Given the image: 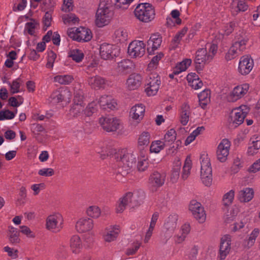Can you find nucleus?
Wrapping results in <instances>:
<instances>
[{
  "label": "nucleus",
  "mask_w": 260,
  "mask_h": 260,
  "mask_svg": "<svg viewBox=\"0 0 260 260\" xmlns=\"http://www.w3.org/2000/svg\"><path fill=\"white\" fill-rule=\"evenodd\" d=\"M114 158L117 162L116 174L125 176L131 172L133 165L136 162V154L133 152H128L125 149L119 151L114 155Z\"/></svg>",
  "instance_id": "f257e3e1"
},
{
  "label": "nucleus",
  "mask_w": 260,
  "mask_h": 260,
  "mask_svg": "<svg viewBox=\"0 0 260 260\" xmlns=\"http://www.w3.org/2000/svg\"><path fill=\"white\" fill-rule=\"evenodd\" d=\"M112 7V4L109 1L100 0L95 19V23L98 27H102L109 23L113 15Z\"/></svg>",
  "instance_id": "f03ea898"
},
{
  "label": "nucleus",
  "mask_w": 260,
  "mask_h": 260,
  "mask_svg": "<svg viewBox=\"0 0 260 260\" xmlns=\"http://www.w3.org/2000/svg\"><path fill=\"white\" fill-rule=\"evenodd\" d=\"M136 17L140 21L148 23L155 18L154 7L149 3H141L138 4L134 11Z\"/></svg>",
  "instance_id": "7ed1b4c3"
},
{
  "label": "nucleus",
  "mask_w": 260,
  "mask_h": 260,
  "mask_svg": "<svg viewBox=\"0 0 260 260\" xmlns=\"http://www.w3.org/2000/svg\"><path fill=\"white\" fill-rule=\"evenodd\" d=\"M249 108L247 105H243L234 109L229 119L230 126L236 128L241 124L249 112Z\"/></svg>",
  "instance_id": "20e7f679"
},
{
  "label": "nucleus",
  "mask_w": 260,
  "mask_h": 260,
  "mask_svg": "<svg viewBox=\"0 0 260 260\" xmlns=\"http://www.w3.org/2000/svg\"><path fill=\"white\" fill-rule=\"evenodd\" d=\"M201 159V178L203 183L207 186L211 184L212 181V169L210 159L207 156L202 155Z\"/></svg>",
  "instance_id": "39448f33"
},
{
  "label": "nucleus",
  "mask_w": 260,
  "mask_h": 260,
  "mask_svg": "<svg viewBox=\"0 0 260 260\" xmlns=\"http://www.w3.org/2000/svg\"><path fill=\"white\" fill-rule=\"evenodd\" d=\"M206 48L207 47L200 48L196 51L194 62L198 72L202 71L205 65L209 63L213 59V55L208 54Z\"/></svg>",
  "instance_id": "423d86ee"
},
{
  "label": "nucleus",
  "mask_w": 260,
  "mask_h": 260,
  "mask_svg": "<svg viewBox=\"0 0 260 260\" xmlns=\"http://www.w3.org/2000/svg\"><path fill=\"white\" fill-rule=\"evenodd\" d=\"M63 219L59 213L49 215L46 219V229L51 232L57 233L63 228Z\"/></svg>",
  "instance_id": "0eeeda50"
},
{
  "label": "nucleus",
  "mask_w": 260,
  "mask_h": 260,
  "mask_svg": "<svg viewBox=\"0 0 260 260\" xmlns=\"http://www.w3.org/2000/svg\"><path fill=\"white\" fill-rule=\"evenodd\" d=\"M119 48L110 44L103 43L100 48V54L102 58L105 60L111 59L119 55Z\"/></svg>",
  "instance_id": "6e6552de"
},
{
  "label": "nucleus",
  "mask_w": 260,
  "mask_h": 260,
  "mask_svg": "<svg viewBox=\"0 0 260 260\" xmlns=\"http://www.w3.org/2000/svg\"><path fill=\"white\" fill-rule=\"evenodd\" d=\"M99 123L103 129L107 132H113L119 128L120 122L118 119L111 116L102 117Z\"/></svg>",
  "instance_id": "1a4fd4ad"
},
{
  "label": "nucleus",
  "mask_w": 260,
  "mask_h": 260,
  "mask_svg": "<svg viewBox=\"0 0 260 260\" xmlns=\"http://www.w3.org/2000/svg\"><path fill=\"white\" fill-rule=\"evenodd\" d=\"M189 210L200 223H203L205 221L206 214L200 203L196 200L191 201L189 205Z\"/></svg>",
  "instance_id": "9d476101"
},
{
  "label": "nucleus",
  "mask_w": 260,
  "mask_h": 260,
  "mask_svg": "<svg viewBox=\"0 0 260 260\" xmlns=\"http://www.w3.org/2000/svg\"><path fill=\"white\" fill-rule=\"evenodd\" d=\"M145 47L143 41H134L129 44L127 49L128 53L134 57H141L145 52Z\"/></svg>",
  "instance_id": "9b49d317"
},
{
  "label": "nucleus",
  "mask_w": 260,
  "mask_h": 260,
  "mask_svg": "<svg viewBox=\"0 0 260 260\" xmlns=\"http://www.w3.org/2000/svg\"><path fill=\"white\" fill-rule=\"evenodd\" d=\"M231 142L227 139H223L218 146L216 152L217 157L221 162H225L229 154Z\"/></svg>",
  "instance_id": "f8f14e48"
},
{
  "label": "nucleus",
  "mask_w": 260,
  "mask_h": 260,
  "mask_svg": "<svg viewBox=\"0 0 260 260\" xmlns=\"http://www.w3.org/2000/svg\"><path fill=\"white\" fill-rule=\"evenodd\" d=\"M160 78L157 75H152L147 80L146 87L145 91L148 96L155 95L159 88L160 84Z\"/></svg>",
  "instance_id": "ddd939ff"
},
{
  "label": "nucleus",
  "mask_w": 260,
  "mask_h": 260,
  "mask_svg": "<svg viewBox=\"0 0 260 260\" xmlns=\"http://www.w3.org/2000/svg\"><path fill=\"white\" fill-rule=\"evenodd\" d=\"M178 216L176 214L169 215L164 223V230L166 238L169 239L177 227Z\"/></svg>",
  "instance_id": "4468645a"
},
{
  "label": "nucleus",
  "mask_w": 260,
  "mask_h": 260,
  "mask_svg": "<svg viewBox=\"0 0 260 260\" xmlns=\"http://www.w3.org/2000/svg\"><path fill=\"white\" fill-rule=\"evenodd\" d=\"M231 237L226 235L221 239L219 248V257L221 260L224 259L231 250Z\"/></svg>",
  "instance_id": "2eb2a0df"
},
{
  "label": "nucleus",
  "mask_w": 260,
  "mask_h": 260,
  "mask_svg": "<svg viewBox=\"0 0 260 260\" xmlns=\"http://www.w3.org/2000/svg\"><path fill=\"white\" fill-rule=\"evenodd\" d=\"M253 68V61L248 56L241 57L238 67L239 73L246 75L250 73Z\"/></svg>",
  "instance_id": "dca6fc26"
},
{
  "label": "nucleus",
  "mask_w": 260,
  "mask_h": 260,
  "mask_svg": "<svg viewBox=\"0 0 260 260\" xmlns=\"http://www.w3.org/2000/svg\"><path fill=\"white\" fill-rule=\"evenodd\" d=\"M73 37L78 42H88L92 38L91 32L87 28L80 27L76 29Z\"/></svg>",
  "instance_id": "f3484780"
},
{
  "label": "nucleus",
  "mask_w": 260,
  "mask_h": 260,
  "mask_svg": "<svg viewBox=\"0 0 260 260\" xmlns=\"http://www.w3.org/2000/svg\"><path fill=\"white\" fill-rule=\"evenodd\" d=\"M161 42L162 38L160 35L156 34L151 35L147 41V51L149 54H153L160 47Z\"/></svg>",
  "instance_id": "a211bd4d"
},
{
  "label": "nucleus",
  "mask_w": 260,
  "mask_h": 260,
  "mask_svg": "<svg viewBox=\"0 0 260 260\" xmlns=\"http://www.w3.org/2000/svg\"><path fill=\"white\" fill-rule=\"evenodd\" d=\"M101 108L107 111L112 110L115 108L117 105L116 101L110 95H103L99 101Z\"/></svg>",
  "instance_id": "6ab92c4d"
},
{
  "label": "nucleus",
  "mask_w": 260,
  "mask_h": 260,
  "mask_svg": "<svg viewBox=\"0 0 260 260\" xmlns=\"http://www.w3.org/2000/svg\"><path fill=\"white\" fill-rule=\"evenodd\" d=\"M145 112L144 105L142 104H138L133 106L130 111V116L134 120L140 122L143 118Z\"/></svg>",
  "instance_id": "aec40b11"
},
{
  "label": "nucleus",
  "mask_w": 260,
  "mask_h": 260,
  "mask_svg": "<svg viewBox=\"0 0 260 260\" xmlns=\"http://www.w3.org/2000/svg\"><path fill=\"white\" fill-rule=\"evenodd\" d=\"M93 227V220L90 218H81L76 223V228L79 233L91 230Z\"/></svg>",
  "instance_id": "412c9836"
},
{
  "label": "nucleus",
  "mask_w": 260,
  "mask_h": 260,
  "mask_svg": "<svg viewBox=\"0 0 260 260\" xmlns=\"http://www.w3.org/2000/svg\"><path fill=\"white\" fill-rule=\"evenodd\" d=\"M120 233L119 226L117 225H112L106 229L104 235V240L111 242L116 240Z\"/></svg>",
  "instance_id": "4be33fe9"
},
{
  "label": "nucleus",
  "mask_w": 260,
  "mask_h": 260,
  "mask_svg": "<svg viewBox=\"0 0 260 260\" xmlns=\"http://www.w3.org/2000/svg\"><path fill=\"white\" fill-rule=\"evenodd\" d=\"M141 82L142 77L140 74H132L127 79L126 86L129 90H135L140 86Z\"/></svg>",
  "instance_id": "5701e85b"
},
{
  "label": "nucleus",
  "mask_w": 260,
  "mask_h": 260,
  "mask_svg": "<svg viewBox=\"0 0 260 260\" xmlns=\"http://www.w3.org/2000/svg\"><path fill=\"white\" fill-rule=\"evenodd\" d=\"M249 88V84H243L235 87L232 92L230 96L232 97L233 101H236L245 95Z\"/></svg>",
  "instance_id": "b1692460"
},
{
  "label": "nucleus",
  "mask_w": 260,
  "mask_h": 260,
  "mask_svg": "<svg viewBox=\"0 0 260 260\" xmlns=\"http://www.w3.org/2000/svg\"><path fill=\"white\" fill-rule=\"evenodd\" d=\"M166 176L164 174L154 172L149 178L150 183L154 187L161 186L165 182Z\"/></svg>",
  "instance_id": "393cba45"
},
{
  "label": "nucleus",
  "mask_w": 260,
  "mask_h": 260,
  "mask_svg": "<svg viewBox=\"0 0 260 260\" xmlns=\"http://www.w3.org/2000/svg\"><path fill=\"white\" fill-rule=\"evenodd\" d=\"M70 247L73 253H79L83 248L81 240L79 236H73L70 241Z\"/></svg>",
  "instance_id": "a878e982"
},
{
  "label": "nucleus",
  "mask_w": 260,
  "mask_h": 260,
  "mask_svg": "<svg viewBox=\"0 0 260 260\" xmlns=\"http://www.w3.org/2000/svg\"><path fill=\"white\" fill-rule=\"evenodd\" d=\"M254 191L251 188H245L240 190L238 194V198L241 202H248L253 197Z\"/></svg>",
  "instance_id": "bb28decb"
},
{
  "label": "nucleus",
  "mask_w": 260,
  "mask_h": 260,
  "mask_svg": "<svg viewBox=\"0 0 260 260\" xmlns=\"http://www.w3.org/2000/svg\"><path fill=\"white\" fill-rule=\"evenodd\" d=\"M89 85L94 89L104 88L106 84L105 79L99 76L90 77L88 80Z\"/></svg>",
  "instance_id": "cd10ccee"
},
{
  "label": "nucleus",
  "mask_w": 260,
  "mask_h": 260,
  "mask_svg": "<svg viewBox=\"0 0 260 260\" xmlns=\"http://www.w3.org/2000/svg\"><path fill=\"white\" fill-rule=\"evenodd\" d=\"M190 108L188 105L184 104L180 110V122L183 125H186L189 121L190 115Z\"/></svg>",
  "instance_id": "c85d7f7f"
},
{
  "label": "nucleus",
  "mask_w": 260,
  "mask_h": 260,
  "mask_svg": "<svg viewBox=\"0 0 260 260\" xmlns=\"http://www.w3.org/2000/svg\"><path fill=\"white\" fill-rule=\"evenodd\" d=\"M259 230L258 229H254L251 234L248 236L247 238L244 240L243 246L247 248H249L252 246L255 241L256 238L259 235Z\"/></svg>",
  "instance_id": "c756f323"
},
{
  "label": "nucleus",
  "mask_w": 260,
  "mask_h": 260,
  "mask_svg": "<svg viewBox=\"0 0 260 260\" xmlns=\"http://www.w3.org/2000/svg\"><path fill=\"white\" fill-rule=\"evenodd\" d=\"M198 98L200 106L205 109L210 102V91L205 89L198 94Z\"/></svg>",
  "instance_id": "7c9ffc66"
},
{
  "label": "nucleus",
  "mask_w": 260,
  "mask_h": 260,
  "mask_svg": "<svg viewBox=\"0 0 260 260\" xmlns=\"http://www.w3.org/2000/svg\"><path fill=\"white\" fill-rule=\"evenodd\" d=\"M187 80L190 85L194 89H198L202 87L203 83L195 73H191L187 76Z\"/></svg>",
  "instance_id": "2f4dec72"
},
{
  "label": "nucleus",
  "mask_w": 260,
  "mask_h": 260,
  "mask_svg": "<svg viewBox=\"0 0 260 260\" xmlns=\"http://www.w3.org/2000/svg\"><path fill=\"white\" fill-rule=\"evenodd\" d=\"M8 237L9 242L13 244H16L20 242L19 231L12 226H9Z\"/></svg>",
  "instance_id": "473e14b6"
},
{
  "label": "nucleus",
  "mask_w": 260,
  "mask_h": 260,
  "mask_svg": "<svg viewBox=\"0 0 260 260\" xmlns=\"http://www.w3.org/2000/svg\"><path fill=\"white\" fill-rule=\"evenodd\" d=\"M133 67V62L129 59H123L118 63L117 70L120 73L130 72Z\"/></svg>",
  "instance_id": "72a5a7b5"
},
{
  "label": "nucleus",
  "mask_w": 260,
  "mask_h": 260,
  "mask_svg": "<svg viewBox=\"0 0 260 260\" xmlns=\"http://www.w3.org/2000/svg\"><path fill=\"white\" fill-rule=\"evenodd\" d=\"M132 194L133 206H137L143 203L145 198V194L144 191L142 190H136L132 192Z\"/></svg>",
  "instance_id": "f704fd0d"
},
{
  "label": "nucleus",
  "mask_w": 260,
  "mask_h": 260,
  "mask_svg": "<svg viewBox=\"0 0 260 260\" xmlns=\"http://www.w3.org/2000/svg\"><path fill=\"white\" fill-rule=\"evenodd\" d=\"M191 59H185L182 61L177 64L174 69V74L178 75L183 71H185L187 68L191 64Z\"/></svg>",
  "instance_id": "c9c22d12"
},
{
  "label": "nucleus",
  "mask_w": 260,
  "mask_h": 260,
  "mask_svg": "<svg viewBox=\"0 0 260 260\" xmlns=\"http://www.w3.org/2000/svg\"><path fill=\"white\" fill-rule=\"evenodd\" d=\"M150 134L147 132H142L139 136L138 144V147H147L150 143Z\"/></svg>",
  "instance_id": "e433bc0d"
},
{
  "label": "nucleus",
  "mask_w": 260,
  "mask_h": 260,
  "mask_svg": "<svg viewBox=\"0 0 260 260\" xmlns=\"http://www.w3.org/2000/svg\"><path fill=\"white\" fill-rule=\"evenodd\" d=\"M192 167L191 160L190 157H187L185 161L182 174V178L183 180L186 179L190 174V170Z\"/></svg>",
  "instance_id": "4c0bfd02"
},
{
  "label": "nucleus",
  "mask_w": 260,
  "mask_h": 260,
  "mask_svg": "<svg viewBox=\"0 0 260 260\" xmlns=\"http://www.w3.org/2000/svg\"><path fill=\"white\" fill-rule=\"evenodd\" d=\"M85 104H73V105L70 109V113L73 115L74 117H78L83 111Z\"/></svg>",
  "instance_id": "58836bf2"
},
{
  "label": "nucleus",
  "mask_w": 260,
  "mask_h": 260,
  "mask_svg": "<svg viewBox=\"0 0 260 260\" xmlns=\"http://www.w3.org/2000/svg\"><path fill=\"white\" fill-rule=\"evenodd\" d=\"M166 145L165 142L159 140L153 141L150 145V151L151 152L158 153L164 148Z\"/></svg>",
  "instance_id": "ea45409f"
},
{
  "label": "nucleus",
  "mask_w": 260,
  "mask_h": 260,
  "mask_svg": "<svg viewBox=\"0 0 260 260\" xmlns=\"http://www.w3.org/2000/svg\"><path fill=\"white\" fill-rule=\"evenodd\" d=\"M114 36L116 41L123 42L127 40V33L125 29L119 28L115 31Z\"/></svg>",
  "instance_id": "a19ab883"
},
{
  "label": "nucleus",
  "mask_w": 260,
  "mask_h": 260,
  "mask_svg": "<svg viewBox=\"0 0 260 260\" xmlns=\"http://www.w3.org/2000/svg\"><path fill=\"white\" fill-rule=\"evenodd\" d=\"M68 92L66 91L60 92L56 91L54 92L51 95L52 102L53 103H58L62 102L64 100V96Z\"/></svg>",
  "instance_id": "79ce46f5"
},
{
  "label": "nucleus",
  "mask_w": 260,
  "mask_h": 260,
  "mask_svg": "<svg viewBox=\"0 0 260 260\" xmlns=\"http://www.w3.org/2000/svg\"><path fill=\"white\" fill-rule=\"evenodd\" d=\"M69 57L77 62L82 61L84 57V54L82 51L79 49H73L70 51Z\"/></svg>",
  "instance_id": "37998d69"
},
{
  "label": "nucleus",
  "mask_w": 260,
  "mask_h": 260,
  "mask_svg": "<svg viewBox=\"0 0 260 260\" xmlns=\"http://www.w3.org/2000/svg\"><path fill=\"white\" fill-rule=\"evenodd\" d=\"M176 138V131L172 128L165 134L164 136L165 143L166 145H170L174 142Z\"/></svg>",
  "instance_id": "c03bdc74"
},
{
  "label": "nucleus",
  "mask_w": 260,
  "mask_h": 260,
  "mask_svg": "<svg viewBox=\"0 0 260 260\" xmlns=\"http://www.w3.org/2000/svg\"><path fill=\"white\" fill-rule=\"evenodd\" d=\"M73 80V77L70 75H58L54 77V81L61 84H68Z\"/></svg>",
  "instance_id": "a18cd8bd"
},
{
  "label": "nucleus",
  "mask_w": 260,
  "mask_h": 260,
  "mask_svg": "<svg viewBox=\"0 0 260 260\" xmlns=\"http://www.w3.org/2000/svg\"><path fill=\"white\" fill-rule=\"evenodd\" d=\"M86 213L91 217L98 218L101 214V210L98 206H92L87 209Z\"/></svg>",
  "instance_id": "49530a36"
},
{
  "label": "nucleus",
  "mask_w": 260,
  "mask_h": 260,
  "mask_svg": "<svg viewBox=\"0 0 260 260\" xmlns=\"http://www.w3.org/2000/svg\"><path fill=\"white\" fill-rule=\"evenodd\" d=\"M236 46H233L230 48L229 51L225 55V59L230 60L235 58L241 52H239V50L236 48Z\"/></svg>",
  "instance_id": "de8ad7c7"
},
{
  "label": "nucleus",
  "mask_w": 260,
  "mask_h": 260,
  "mask_svg": "<svg viewBox=\"0 0 260 260\" xmlns=\"http://www.w3.org/2000/svg\"><path fill=\"white\" fill-rule=\"evenodd\" d=\"M62 19L64 23L75 24L79 21V18L74 14L70 13L63 16Z\"/></svg>",
  "instance_id": "09e8293b"
},
{
  "label": "nucleus",
  "mask_w": 260,
  "mask_h": 260,
  "mask_svg": "<svg viewBox=\"0 0 260 260\" xmlns=\"http://www.w3.org/2000/svg\"><path fill=\"white\" fill-rule=\"evenodd\" d=\"M234 198V191L233 190H230L225 193L223 197V203L224 205L229 206L232 204Z\"/></svg>",
  "instance_id": "8fccbe9b"
},
{
  "label": "nucleus",
  "mask_w": 260,
  "mask_h": 260,
  "mask_svg": "<svg viewBox=\"0 0 260 260\" xmlns=\"http://www.w3.org/2000/svg\"><path fill=\"white\" fill-rule=\"evenodd\" d=\"M15 116V114L9 110L0 111V121L5 119H12Z\"/></svg>",
  "instance_id": "3c124183"
},
{
  "label": "nucleus",
  "mask_w": 260,
  "mask_h": 260,
  "mask_svg": "<svg viewBox=\"0 0 260 260\" xmlns=\"http://www.w3.org/2000/svg\"><path fill=\"white\" fill-rule=\"evenodd\" d=\"M97 110L96 105L94 103H91L88 104L86 109L84 110V114L86 116H90Z\"/></svg>",
  "instance_id": "603ef678"
},
{
  "label": "nucleus",
  "mask_w": 260,
  "mask_h": 260,
  "mask_svg": "<svg viewBox=\"0 0 260 260\" xmlns=\"http://www.w3.org/2000/svg\"><path fill=\"white\" fill-rule=\"evenodd\" d=\"M73 103L85 104L83 102V92L82 90H78L76 91L74 93Z\"/></svg>",
  "instance_id": "864d4df0"
},
{
  "label": "nucleus",
  "mask_w": 260,
  "mask_h": 260,
  "mask_svg": "<svg viewBox=\"0 0 260 260\" xmlns=\"http://www.w3.org/2000/svg\"><path fill=\"white\" fill-rule=\"evenodd\" d=\"M4 250L8 253V255L12 258L15 259L18 257V251L17 249H14L7 246L4 248Z\"/></svg>",
  "instance_id": "5fc2aeb1"
},
{
  "label": "nucleus",
  "mask_w": 260,
  "mask_h": 260,
  "mask_svg": "<svg viewBox=\"0 0 260 260\" xmlns=\"http://www.w3.org/2000/svg\"><path fill=\"white\" fill-rule=\"evenodd\" d=\"M54 171L52 168H43L40 170L38 174L42 176L50 177L54 175Z\"/></svg>",
  "instance_id": "6e6d98bb"
},
{
  "label": "nucleus",
  "mask_w": 260,
  "mask_h": 260,
  "mask_svg": "<svg viewBox=\"0 0 260 260\" xmlns=\"http://www.w3.org/2000/svg\"><path fill=\"white\" fill-rule=\"evenodd\" d=\"M20 232L25 235L27 237L34 238L35 234L30 230V229L25 225H22L20 227Z\"/></svg>",
  "instance_id": "4d7b16f0"
},
{
  "label": "nucleus",
  "mask_w": 260,
  "mask_h": 260,
  "mask_svg": "<svg viewBox=\"0 0 260 260\" xmlns=\"http://www.w3.org/2000/svg\"><path fill=\"white\" fill-rule=\"evenodd\" d=\"M20 81V79L18 78L13 81L12 83L11 84V91L12 93L14 94L19 92Z\"/></svg>",
  "instance_id": "13d9d810"
},
{
  "label": "nucleus",
  "mask_w": 260,
  "mask_h": 260,
  "mask_svg": "<svg viewBox=\"0 0 260 260\" xmlns=\"http://www.w3.org/2000/svg\"><path fill=\"white\" fill-rule=\"evenodd\" d=\"M180 167L177 166L173 169L171 175V180L173 182H176L179 177Z\"/></svg>",
  "instance_id": "bf43d9fd"
},
{
  "label": "nucleus",
  "mask_w": 260,
  "mask_h": 260,
  "mask_svg": "<svg viewBox=\"0 0 260 260\" xmlns=\"http://www.w3.org/2000/svg\"><path fill=\"white\" fill-rule=\"evenodd\" d=\"M132 197V192H127L123 197L121 198L120 199L123 201L124 203H125L124 204L126 206L131 203L132 204V205L134 206Z\"/></svg>",
  "instance_id": "052dcab7"
},
{
  "label": "nucleus",
  "mask_w": 260,
  "mask_h": 260,
  "mask_svg": "<svg viewBox=\"0 0 260 260\" xmlns=\"http://www.w3.org/2000/svg\"><path fill=\"white\" fill-rule=\"evenodd\" d=\"M236 4L238 11L244 12L248 9V5L246 4V0H239Z\"/></svg>",
  "instance_id": "680f3d73"
},
{
  "label": "nucleus",
  "mask_w": 260,
  "mask_h": 260,
  "mask_svg": "<svg viewBox=\"0 0 260 260\" xmlns=\"http://www.w3.org/2000/svg\"><path fill=\"white\" fill-rule=\"evenodd\" d=\"M163 54L159 53L157 55L154 56L151 59L150 62L148 64V68H154L158 63V61L162 57Z\"/></svg>",
  "instance_id": "e2e57ef3"
},
{
  "label": "nucleus",
  "mask_w": 260,
  "mask_h": 260,
  "mask_svg": "<svg viewBox=\"0 0 260 260\" xmlns=\"http://www.w3.org/2000/svg\"><path fill=\"white\" fill-rule=\"evenodd\" d=\"M247 42V40L245 39H242L241 40L235 42L233 45L236 46V48L239 50V52L243 51L245 49L246 47V44Z\"/></svg>",
  "instance_id": "0e129e2a"
},
{
  "label": "nucleus",
  "mask_w": 260,
  "mask_h": 260,
  "mask_svg": "<svg viewBox=\"0 0 260 260\" xmlns=\"http://www.w3.org/2000/svg\"><path fill=\"white\" fill-rule=\"evenodd\" d=\"M260 170V158L255 161L248 168V171L249 173H255Z\"/></svg>",
  "instance_id": "69168bd1"
},
{
  "label": "nucleus",
  "mask_w": 260,
  "mask_h": 260,
  "mask_svg": "<svg viewBox=\"0 0 260 260\" xmlns=\"http://www.w3.org/2000/svg\"><path fill=\"white\" fill-rule=\"evenodd\" d=\"M243 167L242 161L239 157L234 159L232 169L235 173L237 172Z\"/></svg>",
  "instance_id": "338daca9"
},
{
  "label": "nucleus",
  "mask_w": 260,
  "mask_h": 260,
  "mask_svg": "<svg viewBox=\"0 0 260 260\" xmlns=\"http://www.w3.org/2000/svg\"><path fill=\"white\" fill-rule=\"evenodd\" d=\"M72 0H63V4L62 6V10L64 12H69L73 10Z\"/></svg>",
  "instance_id": "774afa93"
}]
</instances>
